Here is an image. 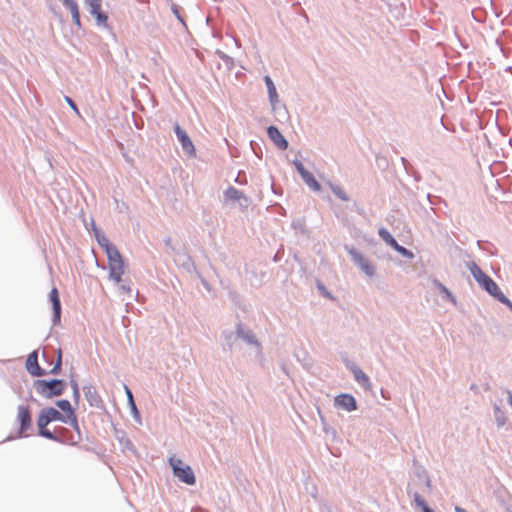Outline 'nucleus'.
<instances>
[{"mask_svg": "<svg viewBox=\"0 0 512 512\" xmlns=\"http://www.w3.org/2000/svg\"><path fill=\"white\" fill-rule=\"evenodd\" d=\"M468 269L483 289L498 301L512 309L511 301L501 292L499 286L494 282V280L485 274L475 262L468 263Z\"/></svg>", "mask_w": 512, "mask_h": 512, "instance_id": "1", "label": "nucleus"}, {"mask_svg": "<svg viewBox=\"0 0 512 512\" xmlns=\"http://www.w3.org/2000/svg\"><path fill=\"white\" fill-rule=\"evenodd\" d=\"M53 421H61L67 423L65 415L61 414L53 407H47L40 411L37 418L38 433L40 436L47 439L55 440L56 437L47 429V425Z\"/></svg>", "mask_w": 512, "mask_h": 512, "instance_id": "2", "label": "nucleus"}, {"mask_svg": "<svg viewBox=\"0 0 512 512\" xmlns=\"http://www.w3.org/2000/svg\"><path fill=\"white\" fill-rule=\"evenodd\" d=\"M107 258L110 278L114 282L120 283L122 276L125 273V263L122 255L117 248H110V251H108L107 254Z\"/></svg>", "mask_w": 512, "mask_h": 512, "instance_id": "3", "label": "nucleus"}, {"mask_svg": "<svg viewBox=\"0 0 512 512\" xmlns=\"http://www.w3.org/2000/svg\"><path fill=\"white\" fill-rule=\"evenodd\" d=\"M35 390L45 398L59 396L65 389V383L62 380L54 379L51 381L37 380L34 383Z\"/></svg>", "mask_w": 512, "mask_h": 512, "instance_id": "4", "label": "nucleus"}, {"mask_svg": "<svg viewBox=\"0 0 512 512\" xmlns=\"http://www.w3.org/2000/svg\"><path fill=\"white\" fill-rule=\"evenodd\" d=\"M170 465L172 466V470L174 475L183 483L187 485H194L196 482V478L193 470L190 466L184 464L180 459L170 458Z\"/></svg>", "mask_w": 512, "mask_h": 512, "instance_id": "5", "label": "nucleus"}, {"mask_svg": "<svg viewBox=\"0 0 512 512\" xmlns=\"http://www.w3.org/2000/svg\"><path fill=\"white\" fill-rule=\"evenodd\" d=\"M16 420L19 423L18 435L26 437L27 431L32 427V415L30 408L26 405H19L17 408Z\"/></svg>", "mask_w": 512, "mask_h": 512, "instance_id": "6", "label": "nucleus"}, {"mask_svg": "<svg viewBox=\"0 0 512 512\" xmlns=\"http://www.w3.org/2000/svg\"><path fill=\"white\" fill-rule=\"evenodd\" d=\"M174 130L183 150L189 156H195L196 149L186 131H184L179 125H176Z\"/></svg>", "mask_w": 512, "mask_h": 512, "instance_id": "7", "label": "nucleus"}, {"mask_svg": "<svg viewBox=\"0 0 512 512\" xmlns=\"http://www.w3.org/2000/svg\"><path fill=\"white\" fill-rule=\"evenodd\" d=\"M93 15L99 25L107 26L108 16L101 11L102 0H86Z\"/></svg>", "mask_w": 512, "mask_h": 512, "instance_id": "8", "label": "nucleus"}, {"mask_svg": "<svg viewBox=\"0 0 512 512\" xmlns=\"http://www.w3.org/2000/svg\"><path fill=\"white\" fill-rule=\"evenodd\" d=\"M49 299L52 303L53 308V323H60L61 318V303L59 299V292L56 287H53L49 293Z\"/></svg>", "mask_w": 512, "mask_h": 512, "instance_id": "9", "label": "nucleus"}, {"mask_svg": "<svg viewBox=\"0 0 512 512\" xmlns=\"http://www.w3.org/2000/svg\"><path fill=\"white\" fill-rule=\"evenodd\" d=\"M27 371L33 376H41L46 372L38 365V354L36 351L30 353L26 360Z\"/></svg>", "mask_w": 512, "mask_h": 512, "instance_id": "10", "label": "nucleus"}, {"mask_svg": "<svg viewBox=\"0 0 512 512\" xmlns=\"http://www.w3.org/2000/svg\"><path fill=\"white\" fill-rule=\"evenodd\" d=\"M335 405L346 411H354L357 408L356 400L352 395L341 394L335 398Z\"/></svg>", "mask_w": 512, "mask_h": 512, "instance_id": "11", "label": "nucleus"}, {"mask_svg": "<svg viewBox=\"0 0 512 512\" xmlns=\"http://www.w3.org/2000/svg\"><path fill=\"white\" fill-rule=\"evenodd\" d=\"M295 165L304 182L314 191H319L321 188L320 184L316 181L313 175L304 168L302 163L297 162Z\"/></svg>", "mask_w": 512, "mask_h": 512, "instance_id": "12", "label": "nucleus"}, {"mask_svg": "<svg viewBox=\"0 0 512 512\" xmlns=\"http://www.w3.org/2000/svg\"><path fill=\"white\" fill-rule=\"evenodd\" d=\"M267 134H268L269 138L271 139V141H273V143L278 148H280L282 150L287 149L288 142L286 141V139L283 137L281 132L275 126L268 127Z\"/></svg>", "mask_w": 512, "mask_h": 512, "instance_id": "13", "label": "nucleus"}, {"mask_svg": "<svg viewBox=\"0 0 512 512\" xmlns=\"http://www.w3.org/2000/svg\"><path fill=\"white\" fill-rule=\"evenodd\" d=\"M56 405L64 412L67 422H70L74 427L78 426L77 419L72 409V406L68 400H58Z\"/></svg>", "mask_w": 512, "mask_h": 512, "instance_id": "14", "label": "nucleus"}, {"mask_svg": "<svg viewBox=\"0 0 512 512\" xmlns=\"http://www.w3.org/2000/svg\"><path fill=\"white\" fill-rule=\"evenodd\" d=\"M353 259L366 275L372 276L374 274L373 265L361 254L353 253Z\"/></svg>", "mask_w": 512, "mask_h": 512, "instance_id": "15", "label": "nucleus"}, {"mask_svg": "<svg viewBox=\"0 0 512 512\" xmlns=\"http://www.w3.org/2000/svg\"><path fill=\"white\" fill-rule=\"evenodd\" d=\"M63 5L69 9L72 15V20L78 27L81 26L80 13L77 3L74 0H61Z\"/></svg>", "mask_w": 512, "mask_h": 512, "instance_id": "16", "label": "nucleus"}, {"mask_svg": "<svg viewBox=\"0 0 512 512\" xmlns=\"http://www.w3.org/2000/svg\"><path fill=\"white\" fill-rule=\"evenodd\" d=\"M225 197L227 200L231 201H239L241 199H244L246 201V198L244 197L243 193L234 187H229L225 191Z\"/></svg>", "mask_w": 512, "mask_h": 512, "instance_id": "17", "label": "nucleus"}, {"mask_svg": "<svg viewBox=\"0 0 512 512\" xmlns=\"http://www.w3.org/2000/svg\"><path fill=\"white\" fill-rule=\"evenodd\" d=\"M264 80L267 85L270 101L272 103L277 102L278 94H277L276 87H275L273 81L271 80V78L269 76H265Z\"/></svg>", "mask_w": 512, "mask_h": 512, "instance_id": "18", "label": "nucleus"}, {"mask_svg": "<svg viewBox=\"0 0 512 512\" xmlns=\"http://www.w3.org/2000/svg\"><path fill=\"white\" fill-rule=\"evenodd\" d=\"M379 236L389 245V246H396L397 241L393 238V236L385 229L381 228L379 230Z\"/></svg>", "mask_w": 512, "mask_h": 512, "instance_id": "19", "label": "nucleus"}, {"mask_svg": "<svg viewBox=\"0 0 512 512\" xmlns=\"http://www.w3.org/2000/svg\"><path fill=\"white\" fill-rule=\"evenodd\" d=\"M354 376H355V379L362 383L363 385H369V378L368 376L363 372L361 371L360 369H356L354 370Z\"/></svg>", "mask_w": 512, "mask_h": 512, "instance_id": "20", "label": "nucleus"}, {"mask_svg": "<svg viewBox=\"0 0 512 512\" xmlns=\"http://www.w3.org/2000/svg\"><path fill=\"white\" fill-rule=\"evenodd\" d=\"M97 239L99 245L104 249L106 255L108 254V251H110V248H116L105 236L98 237Z\"/></svg>", "mask_w": 512, "mask_h": 512, "instance_id": "21", "label": "nucleus"}, {"mask_svg": "<svg viewBox=\"0 0 512 512\" xmlns=\"http://www.w3.org/2000/svg\"><path fill=\"white\" fill-rule=\"evenodd\" d=\"M331 188H332L333 193L338 198H340L343 201H348L349 200L348 195L346 194V192L341 187H339V186H332Z\"/></svg>", "mask_w": 512, "mask_h": 512, "instance_id": "22", "label": "nucleus"}, {"mask_svg": "<svg viewBox=\"0 0 512 512\" xmlns=\"http://www.w3.org/2000/svg\"><path fill=\"white\" fill-rule=\"evenodd\" d=\"M415 502L417 506H419L422 509L423 512H434L431 508L428 507L426 502L418 494L415 495Z\"/></svg>", "mask_w": 512, "mask_h": 512, "instance_id": "23", "label": "nucleus"}, {"mask_svg": "<svg viewBox=\"0 0 512 512\" xmlns=\"http://www.w3.org/2000/svg\"><path fill=\"white\" fill-rule=\"evenodd\" d=\"M61 364H62V353H61V350L59 349L57 361H56L55 365L53 366V368L50 369V373L57 374L61 369Z\"/></svg>", "mask_w": 512, "mask_h": 512, "instance_id": "24", "label": "nucleus"}, {"mask_svg": "<svg viewBox=\"0 0 512 512\" xmlns=\"http://www.w3.org/2000/svg\"><path fill=\"white\" fill-rule=\"evenodd\" d=\"M392 248H394L396 251H398L399 253H401L404 256H412V253L410 251H408L406 248L400 246L398 243L396 246H392Z\"/></svg>", "mask_w": 512, "mask_h": 512, "instance_id": "25", "label": "nucleus"}, {"mask_svg": "<svg viewBox=\"0 0 512 512\" xmlns=\"http://www.w3.org/2000/svg\"><path fill=\"white\" fill-rule=\"evenodd\" d=\"M65 101L68 103V105L73 109V111L80 116V112L78 107L76 106L75 102L68 96L65 97Z\"/></svg>", "mask_w": 512, "mask_h": 512, "instance_id": "26", "label": "nucleus"}, {"mask_svg": "<svg viewBox=\"0 0 512 512\" xmlns=\"http://www.w3.org/2000/svg\"><path fill=\"white\" fill-rule=\"evenodd\" d=\"M125 391H126V394H127L128 400H129V402H130V404H131L132 408H133L134 410H136V405H135V403H134L133 395H132L131 390H130L127 386H125Z\"/></svg>", "mask_w": 512, "mask_h": 512, "instance_id": "27", "label": "nucleus"}, {"mask_svg": "<svg viewBox=\"0 0 512 512\" xmlns=\"http://www.w3.org/2000/svg\"><path fill=\"white\" fill-rule=\"evenodd\" d=\"M455 511H456V512H466L463 508L458 507V506H457V507H455Z\"/></svg>", "mask_w": 512, "mask_h": 512, "instance_id": "28", "label": "nucleus"}, {"mask_svg": "<svg viewBox=\"0 0 512 512\" xmlns=\"http://www.w3.org/2000/svg\"><path fill=\"white\" fill-rule=\"evenodd\" d=\"M442 290L448 293L447 289L444 286H441Z\"/></svg>", "mask_w": 512, "mask_h": 512, "instance_id": "29", "label": "nucleus"}]
</instances>
